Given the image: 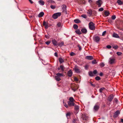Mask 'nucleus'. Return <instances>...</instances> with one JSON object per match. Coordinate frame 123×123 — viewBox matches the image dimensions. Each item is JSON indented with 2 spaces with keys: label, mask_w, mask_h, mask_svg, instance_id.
I'll list each match as a JSON object with an SVG mask.
<instances>
[{
  "label": "nucleus",
  "mask_w": 123,
  "mask_h": 123,
  "mask_svg": "<svg viewBox=\"0 0 123 123\" xmlns=\"http://www.w3.org/2000/svg\"><path fill=\"white\" fill-rule=\"evenodd\" d=\"M56 75L60 77V78L63 76V74H62L60 73H58L56 74Z\"/></svg>",
  "instance_id": "obj_23"
},
{
  "label": "nucleus",
  "mask_w": 123,
  "mask_h": 123,
  "mask_svg": "<svg viewBox=\"0 0 123 123\" xmlns=\"http://www.w3.org/2000/svg\"><path fill=\"white\" fill-rule=\"evenodd\" d=\"M29 0L31 4H32L33 3V1L31 0Z\"/></svg>",
  "instance_id": "obj_55"
},
{
  "label": "nucleus",
  "mask_w": 123,
  "mask_h": 123,
  "mask_svg": "<svg viewBox=\"0 0 123 123\" xmlns=\"http://www.w3.org/2000/svg\"><path fill=\"white\" fill-rule=\"evenodd\" d=\"M68 104L69 106H75L74 110L75 111L74 113L75 115L77 114V106L76 105H75L74 102L69 101L68 102Z\"/></svg>",
  "instance_id": "obj_1"
},
{
  "label": "nucleus",
  "mask_w": 123,
  "mask_h": 123,
  "mask_svg": "<svg viewBox=\"0 0 123 123\" xmlns=\"http://www.w3.org/2000/svg\"><path fill=\"white\" fill-rule=\"evenodd\" d=\"M116 18V16L114 15H113V16H112L111 17V18L112 19H113V20H114Z\"/></svg>",
  "instance_id": "obj_38"
},
{
  "label": "nucleus",
  "mask_w": 123,
  "mask_h": 123,
  "mask_svg": "<svg viewBox=\"0 0 123 123\" xmlns=\"http://www.w3.org/2000/svg\"><path fill=\"white\" fill-rule=\"evenodd\" d=\"M93 40L96 42L98 43L99 42L100 40V37L98 36H95L93 37Z\"/></svg>",
  "instance_id": "obj_6"
},
{
  "label": "nucleus",
  "mask_w": 123,
  "mask_h": 123,
  "mask_svg": "<svg viewBox=\"0 0 123 123\" xmlns=\"http://www.w3.org/2000/svg\"><path fill=\"white\" fill-rule=\"evenodd\" d=\"M61 14V13L60 12L55 13L52 16V17L54 19H56L58 18V17L60 16Z\"/></svg>",
  "instance_id": "obj_4"
},
{
  "label": "nucleus",
  "mask_w": 123,
  "mask_h": 123,
  "mask_svg": "<svg viewBox=\"0 0 123 123\" xmlns=\"http://www.w3.org/2000/svg\"><path fill=\"white\" fill-rule=\"evenodd\" d=\"M72 72L71 70H70L69 71H68V74L69 77H71L72 76Z\"/></svg>",
  "instance_id": "obj_17"
},
{
  "label": "nucleus",
  "mask_w": 123,
  "mask_h": 123,
  "mask_svg": "<svg viewBox=\"0 0 123 123\" xmlns=\"http://www.w3.org/2000/svg\"><path fill=\"white\" fill-rule=\"evenodd\" d=\"M89 29L92 30L95 29L94 24L92 22H90L89 24Z\"/></svg>",
  "instance_id": "obj_3"
},
{
  "label": "nucleus",
  "mask_w": 123,
  "mask_h": 123,
  "mask_svg": "<svg viewBox=\"0 0 123 123\" xmlns=\"http://www.w3.org/2000/svg\"><path fill=\"white\" fill-rule=\"evenodd\" d=\"M61 24L60 22L58 23L57 24V26H58L59 27H61Z\"/></svg>",
  "instance_id": "obj_41"
},
{
  "label": "nucleus",
  "mask_w": 123,
  "mask_h": 123,
  "mask_svg": "<svg viewBox=\"0 0 123 123\" xmlns=\"http://www.w3.org/2000/svg\"><path fill=\"white\" fill-rule=\"evenodd\" d=\"M95 79L97 80H98L100 79V78L99 76H96L95 78Z\"/></svg>",
  "instance_id": "obj_31"
},
{
  "label": "nucleus",
  "mask_w": 123,
  "mask_h": 123,
  "mask_svg": "<svg viewBox=\"0 0 123 123\" xmlns=\"http://www.w3.org/2000/svg\"><path fill=\"white\" fill-rule=\"evenodd\" d=\"M64 106L66 108L68 107V106L67 104H64Z\"/></svg>",
  "instance_id": "obj_51"
},
{
  "label": "nucleus",
  "mask_w": 123,
  "mask_h": 123,
  "mask_svg": "<svg viewBox=\"0 0 123 123\" xmlns=\"http://www.w3.org/2000/svg\"><path fill=\"white\" fill-rule=\"evenodd\" d=\"M90 83L91 84V85L93 86H95V85L94 84H92L91 82H90Z\"/></svg>",
  "instance_id": "obj_54"
},
{
  "label": "nucleus",
  "mask_w": 123,
  "mask_h": 123,
  "mask_svg": "<svg viewBox=\"0 0 123 123\" xmlns=\"http://www.w3.org/2000/svg\"><path fill=\"white\" fill-rule=\"evenodd\" d=\"M106 47L110 49L111 48V46L110 45H108L106 46Z\"/></svg>",
  "instance_id": "obj_50"
},
{
  "label": "nucleus",
  "mask_w": 123,
  "mask_h": 123,
  "mask_svg": "<svg viewBox=\"0 0 123 123\" xmlns=\"http://www.w3.org/2000/svg\"><path fill=\"white\" fill-rule=\"evenodd\" d=\"M59 62L60 63H62L64 62L63 60L61 58H59Z\"/></svg>",
  "instance_id": "obj_25"
},
{
  "label": "nucleus",
  "mask_w": 123,
  "mask_h": 123,
  "mask_svg": "<svg viewBox=\"0 0 123 123\" xmlns=\"http://www.w3.org/2000/svg\"><path fill=\"white\" fill-rule=\"evenodd\" d=\"M93 72V74L96 75L97 74V71L96 70H94Z\"/></svg>",
  "instance_id": "obj_35"
},
{
  "label": "nucleus",
  "mask_w": 123,
  "mask_h": 123,
  "mask_svg": "<svg viewBox=\"0 0 123 123\" xmlns=\"http://www.w3.org/2000/svg\"><path fill=\"white\" fill-rule=\"evenodd\" d=\"M80 22H81L80 21V20L77 19V23H80Z\"/></svg>",
  "instance_id": "obj_57"
},
{
  "label": "nucleus",
  "mask_w": 123,
  "mask_h": 123,
  "mask_svg": "<svg viewBox=\"0 0 123 123\" xmlns=\"http://www.w3.org/2000/svg\"><path fill=\"white\" fill-rule=\"evenodd\" d=\"M62 10L63 12L66 13V6L65 5H63Z\"/></svg>",
  "instance_id": "obj_12"
},
{
  "label": "nucleus",
  "mask_w": 123,
  "mask_h": 123,
  "mask_svg": "<svg viewBox=\"0 0 123 123\" xmlns=\"http://www.w3.org/2000/svg\"><path fill=\"white\" fill-rule=\"evenodd\" d=\"M54 55L56 56H57V53L56 52H55L54 53Z\"/></svg>",
  "instance_id": "obj_56"
},
{
  "label": "nucleus",
  "mask_w": 123,
  "mask_h": 123,
  "mask_svg": "<svg viewBox=\"0 0 123 123\" xmlns=\"http://www.w3.org/2000/svg\"><path fill=\"white\" fill-rule=\"evenodd\" d=\"M77 120L76 118L74 119L73 121V123H76V122Z\"/></svg>",
  "instance_id": "obj_37"
},
{
  "label": "nucleus",
  "mask_w": 123,
  "mask_h": 123,
  "mask_svg": "<svg viewBox=\"0 0 123 123\" xmlns=\"http://www.w3.org/2000/svg\"><path fill=\"white\" fill-rule=\"evenodd\" d=\"M99 75L100 76H102L103 74L102 73H100Z\"/></svg>",
  "instance_id": "obj_60"
},
{
  "label": "nucleus",
  "mask_w": 123,
  "mask_h": 123,
  "mask_svg": "<svg viewBox=\"0 0 123 123\" xmlns=\"http://www.w3.org/2000/svg\"><path fill=\"white\" fill-rule=\"evenodd\" d=\"M85 58L86 59L90 60H92L93 59L92 56H87Z\"/></svg>",
  "instance_id": "obj_14"
},
{
  "label": "nucleus",
  "mask_w": 123,
  "mask_h": 123,
  "mask_svg": "<svg viewBox=\"0 0 123 123\" xmlns=\"http://www.w3.org/2000/svg\"><path fill=\"white\" fill-rule=\"evenodd\" d=\"M99 108V106L97 105H95L94 107V111H97Z\"/></svg>",
  "instance_id": "obj_15"
},
{
  "label": "nucleus",
  "mask_w": 123,
  "mask_h": 123,
  "mask_svg": "<svg viewBox=\"0 0 123 123\" xmlns=\"http://www.w3.org/2000/svg\"><path fill=\"white\" fill-rule=\"evenodd\" d=\"M81 17L84 18H87V16L85 15H81Z\"/></svg>",
  "instance_id": "obj_43"
},
{
  "label": "nucleus",
  "mask_w": 123,
  "mask_h": 123,
  "mask_svg": "<svg viewBox=\"0 0 123 123\" xmlns=\"http://www.w3.org/2000/svg\"><path fill=\"white\" fill-rule=\"evenodd\" d=\"M55 79L57 81H59L61 80L60 78L57 75L55 77Z\"/></svg>",
  "instance_id": "obj_20"
},
{
  "label": "nucleus",
  "mask_w": 123,
  "mask_h": 123,
  "mask_svg": "<svg viewBox=\"0 0 123 123\" xmlns=\"http://www.w3.org/2000/svg\"><path fill=\"white\" fill-rule=\"evenodd\" d=\"M88 0V2H89L90 3H91L92 2V0Z\"/></svg>",
  "instance_id": "obj_59"
},
{
  "label": "nucleus",
  "mask_w": 123,
  "mask_h": 123,
  "mask_svg": "<svg viewBox=\"0 0 123 123\" xmlns=\"http://www.w3.org/2000/svg\"><path fill=\"white\" fill-rule=\"evenodd\" d=\"M87 13L88 14H89L90 15H92V12L91 10H89L88 11Z\"/></svg>",
  "instance_id": "obj_40"
},
{
  "label": "nucleus",
  "mask_w": 123,
  "mask_h": 123,
  "mask_svg": "<svg viewBox=\"0 0 123 123\" xmlns=\"http://www.w3.org/2000/svg\"><path fill=\"white\" fill-rule=\"evenodd\" d=\"M113 37L117 38H120V37L118 36V35L117 34L115 33H114L113 35Z\"/></svg>",
  "instance_id": "obj_13"
},
{
  "label": "nucleus",
  "mask_w": 123,
  "mask_h": 123,
  "mask_svg": "<svg viewBox=\"0 0 123 123\" xmlns=\"http://www.w3.org/2000/svg\"><path fill=\"white\" fill-rule=\"evenodd\" d=\"M50 7L52 9H55V6L52 5H51Z\"/></svg>",
  "instance_id": "obj_39"
},
{
  "label": "nucleus",
  "mask_w": 123,
  "mask_h": 123,
  "mask_svg": "<svg viewBox=\"0 0 123 123\" xmlns=\"http://www.w3.org/2000/svg\"><path fill=\"white\" fill-rule=\"evenodd\" d=\"M80 70L77 69V73H80Z\"/></svg>",
  "instance_id": "obj_63"
},
{
  "label": "nucleus",
  "mask_w": 123,
  "mask_h": 123,
  "mask_svg": "<svg viewBox=\"0 0 123 123\" xmlns=\"http://www.w3.org/2000/svg\"><path fill=\"white\" fill-rule=\"evenodd\" d=\"M113 48H114L115 49H117L118 48V46L117 45L113 46Z\"/></svg>",
  "instance_id": "obj_45"
},
{
  "label": "nucleus",
  "mask_w": 123,
  "mask_h": 123,
  "mask_svg": "<svg viewBox=\"0 0 123 123\" xmlns=\"http://www.w3.org/2000/svg\"><path fill=\"white\" fill-rule=\"evenodd\" d=\"M99 65L100 66L102 67H104L105 66L103 62L101 63Z\"/></svg>",
  "instance_id": "obj_30"
},
{
  "label": "nucleus",
  "mask_w": 123,
  "mask_h": 123,
  "mask_svg": "<svg viewBox=\"0 0 123 123\" xmlns=\"http://www.w3.org/2000/svg\"><path fill=\"white\" fill-rule=\"evenodd\" d=\"M121 122H123V119H121Z\"/></svg>",
  "instance_id": "obj_62"
},
{
  "label": "nucleus",
  "mask_w": 123,
  "mask_h": 123,
  "mask_svg": "<svg viewBox=\"0 0 123 123\" xmlns=\"http://www.w3.org/2000/svg\"><path fill=\"white\" fill-rule=\"evenodd\" d=\"M81 118L83 120L86 121L88 119V117L86 116L85 114H84L82 115Z\"/></svg>",
  "instance_id": "obj_5"
},
{
  "label": "nucleus",
  "mask_w": 123,
  "mask_h": 123,
  "mask_svg": "<svg viewBox=\"0 0 123 123\" xmlns=\"http://www.w3.org/2000/svg\"><path fill=\"white\" fill-rule=\"evenodd\" d=\"M114 100L115 101V102L117 103L118 101L117 100L116 98H114Z\"/></svg>",
  "instance_id": "obj_52"
},
{
  "label": "nucleus",
  "mask_w": 123,
  "mask_h": 123,
  "mask_svg": "<svg viewBox=\"0 0 123 123\" xmlns=\"http://www.w3.org/2000/svg\"><path fill=\"white\" fill-rule=\"evenodd\" d=\"M81 34V32L79 30H77V34Z\"/></svg>",
  "instance_id": "obj_46"
},
{
  "label": "nucleus",
  "mask_w": 123,
  "mask_h": 123,
  "mask_svg": "<svg viewBox=\"0 0 123 123\" xmlns=\"http://www.w3.org/2000/svg\"><path fill=\"white\" fill-rule=\"evenodd\" d=\"M114 98V96L113 95L111 94L108 97V100L109 101L111 102Z\"/></svg>",
  "instance_id": "obj_10"
},
{
  "label": "nucleus",
  "mask_w": 123,
  "mask_h": 123,
  "mask_svg": "<svg viewBox=\"0 0 123 123\" xmlns=\"http://www.w3.org/2000/svg\"><path fill=\"white\" fill-rule=\"evenodd\" d=\"M50 42L49 41H48L45 42V43L47 45H49L50 43Z\"/></svg>",
  "instance_id": "obj_48"
},
{
  "label": "nucleus",
  "mask_w": 123,
  "mask_h": 123,
  "mask_svg": "<svg viewBox=\"0 0 123 123\" xmlns=\"http://www.w3.org/2000/svg\"><path fill=\"white\" fill-rule=\"evenodd\" d=\"M81 32L85 34H86L87 32V31L86 29L85 28H83L81 29Z\"/></svg>",
  "instance_id": "obj_18"
},
{
  "label": "nucleus",
  "mask_w": 123,
  "mask_h": 123,
  "mask_svg": "<svg viewBox=\"0 0 123 123\" xmlns=\"http://www.w3.org/2000/svg\"><path fill=\"white\" fill-rule=\"evenodd\" d=\"M92 63L93 64H95L97 63L96 61V60H94L92 61Z\"/></svg>",
  "instance_id": "obj_32"
},
{
  "label": "nucleus",
  "mask_w": 123,
  "mask_h": 123,
  "mask_svg": "<svg viewBox=\"0 0 123 123\" xmlns=\"http://www.w3.org/2000/svg\"><path fill=\"white\" fill-rule=\"evenodd\" d=\"M43 25L45 26V29H47L49 27V24L48 22L44 21L43 22Z\"/></svg>",
  "instance_id": "obj_8"
},
{
  "label": "nucleus",
  "mask_w": 123,
  "mask_h": 123,
  "mask_svg": "<svg viewBox=\"0 0 123 123\" xmlns=\"http://www.w3.org/2000/svg\"><path fill=\"white\" fill-rule=\"evenodd\" d=\"M117 2L120 5H122L123 4L122 2L120 0H118Z\"/></svg>",
  "instance_id": "obj_22"
},
{
  "label": "nucleus",
  "mask_w": 123,
  "mask_h": 123,
  "mask_svg": "<svg viewBox=\"0 0 123 123\" xmlns=\"http://www.w3.org/2000/svg\"><path fill=\"white\" fill-rule=\"evenodd\" d=\"M96 3L98 5V7H100L102 4V2L101 0H98L96 1Z\"/></svg>",
  "instance_id": "obj_7"
},
{
  "label": "nucleus",
  "mask_w": 123,
  "mask_h": 123,
  "mask_svg": "<svg viewBox=\"0 0 123 123\" xmlns=\"http://www.w3.org/2000/svg\"><path fill=\"white\" fill-rule=\"evenodd\" d=\"M116 62V59L115 57H111L109 59L108 63L110 64H114Z\"/></svg>",
  "instance_id": "obj_2"
},
{
  "label": "nucleus",
  "mask_w": 123,
  "mask_h": 123,
  "mask_svg": "<svg viewBox=\"0 0 123 123\" xmlns=\"http://www.w3.org/2000/svg\"><path fill=\"white\" fill-rule=\"evenodd\" d=\"M106 31H104L102 33V36H104V35H105V34L106 33Z\"/></svg>",
  "instance_id": "obj_49"
},
{
  "label": "nucleus",
  "mask_w": 123,
  "mask_h": 123,
  "mask_svg": "<svg viewBox=\"0 0 123 123\" xmlns=\"http://www.w3.org/2000/svg\"><path fill=\"white\" fill-rule=\"evenodd\" d=\"M60 67L62 71H63L64 70V67L63 66L61 65L60 66Z\"/></svg>",
  "instance_id": "obj_34"
},
{
  "label": "nucleus",
  "mask_w": 123,
  "mask_h": 123,
  "mask_svg": "<svg viewBox=\"0 0 123 123\" xmlns=\"http://www.w3.org/2000/svg\"><path fill=\"white\" fill-rule=\"evenodd\" d=\"M109 14L110 13L108 12L105 11V14L106 16H108Z\"/></svg>",
  "instance_id": "obj_27"
},
{
  "label": "nucleus",
  "mask_w": 123,
  "mask_h": 123,
  "mask_svg": "<svg viewBox=\"0 0 123 123\" xmlns=\"http://www.w3.org/2000/svg\"><path fill=\"white\" fill-rule=\"evenodd\" d=\"M44 13L43 12H41L38 15V17H42L44 15Z\"/></svg>",
  "instance_id": "obj_19"
},
{
  "label": "nucleus",
  "mask_w": 123,
  "mask_h": 123,
  "mask_svg": "<svg viewBox=\"0 0 123 123\" xmlns=\"http://www.w3.org/2000/svg\"><path fill=\"white\" fill-rule=\"evenodd\" d=\"M74 22L76 23H77V19H76L74 20Z\"/></svg>",
  "instance_id": "obj_58"
},
{
  "label": "nucleus",
  "mask_w": 123,
  "mask_h": 123,
  "mask_svg": "<svg viewBox=\"0 0 123 123\" xmlns=\"http://www.w3.org/2000/svg\"><path fill=\"white\" fill-rule=\"evenodd\" d=\"M73 28L74 29H77V25L74 24L73 25ZM75 32L76 33H77V30L75 31Z\"/></svg>",
  "instance_id": "obj_21"
},
{
  "label": "nucleus",
  "mask_w": 123,
  "mask_h": 123,
  "mask_svg": "<svg viewBox=\"0 0 123 123\" xmlns=\"http://www.w3.org/2000/svg\"><path fill=\"white\" fill-rule=\"evenodd\" d=\"M52 43L55 46L57 47H58V43L55 40H53L52 41Z\"/></svg>",
  "instance_id": "obj_11"
},
{
  "label": "nucleus",
  "mask_w": 123,
  "mask_h": 123,
  "mask_svg": "<svg viewBox=\"0 0 123 123\" xmlns=\"http://www.w3.org/2000/svg\"><path fill=\"white\" fill-rule=\"evenodd\" d=\"M74 71L76 72H77V68L76 67H75Z\"/></svg>",
  "instance_id": "obj_53"
},
{
  "label": "nucleus",
  "mask_w": 123,
  "mask_h": 123,
  "mask_svg": "<svg viewBox=\"0 0 123 123\" xmlns=\"http://www.w3.org/2000/svg\"><path fill=\"white\" fill-rule=\"evenodd\" d=\"M64 44L63 42H62L58 44V45H59L60 46H62L64 45Z\"/></svg>",
  "instance_id": "obj_29"
},
{
  "label": "nucleus",
  "mask_w": 123,
  "mask_h": 123,
  "mask_svg": "<svg viewBox=\"0 0 123 123\" xmlns=\"http://www.w3.org/2000/svg\"><path fill=\"white\" fill-rule=\"evenodd\" d=\"M104 9L103 8H100L98 9V11H102Z\"/></svg>",
  "instance_id": "obj_42"
},
{
  "label": "nucleus",
  "mask_w": 123,
  "mask_h": 123,
  "mask_svg": "<svg viewBox=\"0 0 123 123\" xmlns=\"http://www.w3.org/2000/svg\"><path fill=\"white\" fill-rule=\"evenodd\" d=\"M74 80H75L77 81V78H75L74 79Z\"/></svg>",
  "instance_id": "obj_64"
},
{
  "label": "nucleus",
  "mask_w": 123,
  "mask_h": 123,
  "mask_svg": "<svg viewBox=\"0 0 123 123\" xmlns=\"http://www.w3.org/2000/svg\"><path fill=\"white\" fill-rule=\"evenodd\" d=\"M117 54L118 55H120L122 54V53L120 52H117Z\"/></svg>",
  "instance_id": "obj_47"
},
{
  "label": "nucleus",
  "mask_w": 123,
  "mask_h": 123,
  "mask_svg": "<svg viewBox=\"0 0 123 123\" xmlns=\"http://www.w3.org/2000/svg\"><path fill=\"white\" fill-rule=\"evenodd\" d=\"M70 114H71V113L70 112H68L67 113V114H66V117L68 118V117L70 116Z\"/></svg>",
  "instance_id": "obj_33"
},
{
  "label": "nucleus",
  "mask_w": 123,
  "mask_h": 123,
  "mask_svg": "<svg viewBox=\"0 0 123 123\" xmlns=\"http://www.w3.org/2000/svg\"><path fill=\"white\" fill-rule=\"evenodd\" d=\"M38 2L39 4L43 6L44 5V1L41 0H40L38 1Z\"/></svg>",
  "instance_id": "obj_16"
},
{
  "label": "nucleus",
  "mask_w": 123,
  "mask_h": 123,
  "mask_svg": "<svg viewBox=\"0 0 123 123\" xmlns=\"http://www.w3.org/2000/svg\"><path fill=\"white\" fill-rule=\"evenodd\" d=\"M69 101L74 102V99L73 97H71L69 98Z\"/></svg>",
  "instance_id": "obj_24"
},
{
  "label": "nucleus",
  "mask_w": 123,
  "mask_h": 123,
  "mask_svg": "<svg viewBox=\"0 0 123 123\" xmlns=\"http://www.w3.org/2000/svg\"><path fill=\"white\" fill-rule=\"evenodd\" d=\"M88 68V66H86L85 67V68L87 69Z\"/></svg>",
  "instance_id": "obj_61"
},
{
  "label": "nucleus",
  "mask_w": 123,
  "mask_h": 123,
  "mask_svg": "<svg viewBox=\"0 0 123 123\" xmlns=\"http://www.w3.org/2000/svg\"><path fill=\"white\" fill-rule=\"evenodd\" d=\"M89 75L91 76H93V72L92 73L91 71H90L89 72Z\"/></svg>",
  "instance_id": "obj_26"
},
{
  "label": "nucleus",
  "mask_w": 123,
  "mask_h": 123,
  "mask_svg": "<svg viewBox=\"0 0 123 123\" xmlns=\"http://www.w3.org/2000/svg\"><path fill=\"white\" fill-rule=\"evenodd\" d=\"M77 47L79 49V50L81 51L82 49V48L79 45H77Z\"/></svg>",
  "instance_id": "obj_28"
},
{
  "label": "nucleus",
  "mask_w": 123,
  "mask_h": 123,
  "mask_svg": "<svg viewBox=\"0 0 123 123\" xmlns=\"http://www.w3.org/2000/svg\"><path fill=\"white\" fill-rule=\"evenodd\" d=\"M104 89V88H100V89H99V91L101 93L102 91Z\"/></svg>",
  "instance_id": "obj_44"
},
{
  "label": "nucleus",
  "mask_w": 123,
  "mask_h": 123,
  "mask_svg": "<svg viewBox=\"0 0 123 123\" xmlns=\"http://www.w3.org/2000/svg\"><path fill=\"white\" fill-rule=\"evenodd\" d=\"M70 55L71 56H73L74 55H75V54L74 52H72L70 53Z\"/></svg>",
  "instance_id": "obj_36"
},
{
  "label": "nucleus",
  "mask_w": 123,
  "mask_h": 123,
  "mask_svg": "<svg viewBox=\"0 0 123 123\" xmlns=\"http://www.w3.org/2000/svg\"><path fill=\"white\" fill-rule=\"evenodd\" d=\"M120 113V111L119 110L117 111L114 114L113 116L114 117H117L119 114Z\"/></svg>",
  "instance_id": "obj_9"
}]
</instances>
